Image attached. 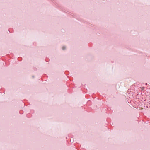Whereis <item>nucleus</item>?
I'll use <instances>...</instances> for the list:
<instances>
[{"instance_id":"nucleus-1","label":"nucleus","mask_w":150,"mask_h":150,"mask_svg":"<svg viewBox=\"0 0 150 150\" xmlns=\"http://www.w3.org/2000/svg\"><path fill=\"white\" fill-rule=\"evenodd\" d=\"M65 47H62V49L63 50H64V49H65Z\"/></svg>"}]
</instances>
